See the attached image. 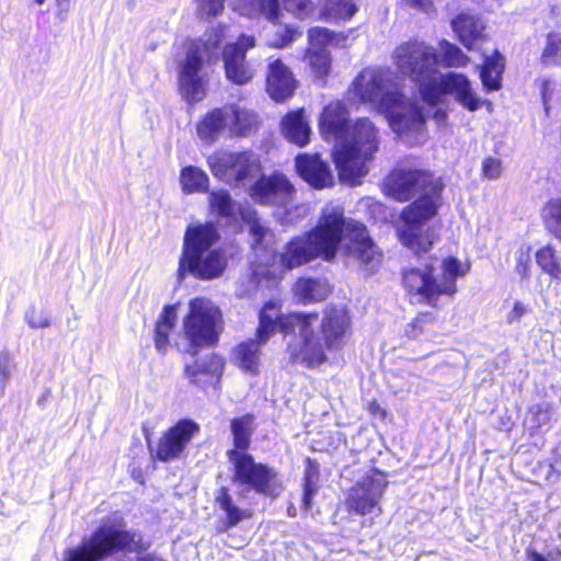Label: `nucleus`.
<instances>
[{"mask_svg":"<svg viewBox=\"0 0 561 561\" xmlns=\"http://www.w3.org/2000/svg\"><path fill=\"white\" fill-rule=\"evenodd\" d=\"M256 339L240 343L234 350L238 366L256 374L260 347L278 330L284 334L287 353L294 363L309 368L328 359V352L342 350L351 336V317L345 307L328 305L321 313L290 312L283 314L277 301L266 302L260 311Z\"/></svg>","mask_w":561,"mask_h":561,"instance_id":"obj_1","label":"nucleus"},{"mask_svg":"<svg viewBox=\"0 0 561 561\" xmlns=\"http://www.w3.org/2000/svg\"><path fill=\"white\" fill-rule=\"evenodd\" d=\"M339 250L355 259L369 273L381 262V253L369 238L366 227L346 218L340 204L328 203L311 230L285 244L279 253V262L283 268L294 270L317 259L331 262Z\"/></svg>","mask_w":561,"mask_h":561,"instance_id":"obj_2","label":"nucleus"},{"mask_svg":"<svg viewBox=\"0 0 561 561\" xmlns=\"http://www.w3.org/2000/svg\"><path fill=\"white\" fill-rule=\"evenodd\" d=\"M393 198L405 202L416 199L401 213L397 233L401 243L414 253L427 252L435 241V233L427 221L439 206L443 184L423 170H396L388 179Z\"/></svg>","mask_w":561,"mask_h":561,"instance_id":"obj_3","label":"nucleus"},{"mask_svg":"<svg viewBox=\"0 0 561 561\" xmlns=\"http://www.w3.org/2000/svg\"><path fill=\"white\" fill-rule=\"evenodd\" d=\"M322 137L334 141L333 158L340 179L352 185L359 183L367 172V162L378 150V131L367 118L348 123V111L340 102L328 104L320 116Z\"/></svg>","mask_w":561,"mask_h":561,"instance_id":"obj_4","label":"nucleus"},{"mask_svg":"<svg viewBox=\"0 0 561 561\" xmlns=\"http://www.w3.org/2000/svg\"><path fill=\"white\" fill-rule=\"evenodd\" d=\"M392 58L397 69L419 85L427 104L435 105L448 94L470 112L481 107L483 101L467 76L454 71L440 73L436 69L435 50L424 42L401 44L394 49Z\"/></svg>","mask_w":561,"mask_h":561,"instance_id":"obj_5","label":"nucleus"},{"mask_svg":"<svg viewBox=\"0 0 561 561\" xmlns=\"http://www.w3.org/2000/svg\"><path fill=\"white\" fill-rule=\"evenodd\" d=\"M352 93L362 103H369L383 113L393 133L405 144L413 146L425 140V115L422 107L399 91L389 73L364 69L354 80Z\"/></svg>","mask_w":561,"mask_h":561,"instance_id":"obj_6","label":"nucleus"},{"mask_svg":"<svg viewBox=\"0 0 561 561\" xmlns=\"http://www.w3.org/2000/svg\"><path fill=\"white\" fill-rule=\"evenodd\" d=\"M220 234L210 222L190 225L183 238L178 276L187 274L203 280L218 278L227 267V256L216 244Z\"/></svg>","mask_w":561,"mask_h":561,"instance_id":"obj_7","label":"nucleus"},{"mask_svg":"<svg viewBox=\"0 0 561 561\" xmlns=\"http://www.w3.org/2000/svg\"><path fill=\"white\" fill-rule=\"evenodd\" d=\"M437 259L420 266L405 268L402 273V284L408 294L417 302L432 304L440 295H454L457 290L456 279L469 272V264L454 256H448L439 263V274L434 275Z\"/></svg>","mask_w":561,"mask_h":561,"instance_id":"obj_8","label":"nucleus"},{"mask_svg":"<svg viewBox=\"0 0 561 561\" xmlns=\"http://www.w3.org/2000/svg\"><path fill=\"white\" fill-rule=\"evenodd\" d=\"M147 549L140 534L125 530L121 514L104 518L100 527L81 546L64 552L62 561H100L113 551L138 552Z\"/></svg>","mask_w":561,"mask_h":561,"instance_id":"obj_9","label":"nucleus"},{"mask_svg":"<svg viewBox=\"0 0 561 561\" xmlns=\"http://www.w3.org/2000/svg\"><path fill=\"white\" fill-rule=\"evenodd\" d=\"M226 26H219L207 34L201 42H190L185 48V57L179 66V85L182 96L190 103L204 99L206 94V80L202 73L205 55L216 53L220 43L226 38Z\"/></svg>","mask_w":561,"mask_h":561,"instance_id":"obj_10","label":"nucleus"},{"mask_svg":"<svg viewBox=\"0 0 561 561\" xmlns=\"http://www.w3.org/2000/svg\"><path fill=\"white\" fill-rule=\"evenodd\" d=\"M207 163L215 178L237 187L245 186L261 171L260 161L251 151H216Z\"/></svg>","mask_w":561,"mask_h":561,"instance_id":"obj_11","label":"nucleus"},{"mask_svg":"<svg viewBox=\"0 0 561 561\" xmlns=\"http://www.w3.org/2000/svg\"><path fill=\"white\" fill-rule=\"evenodd\" d=\"M228 458L233 466V481L259 494L277 496L280 492L277 473L274 469L255 462L248 453L229 450Z\"/></svg>","mask_w":561,"mask_h":561,"instance_id":"obj_12","label":"nucleus"},{"mask_svg":"<svg viewBox=\"0 0 561 561\" xmlns=\"http://www.w3.org/2000/svg\"><path fill=\"white\" fill-rule=\"evenodd\" d=\"M184 319V333L193 346H208L216 342L221 324V313L209 299L197 297L190 301Z\"/></svg>","mask_w":561,"mask_h":561,"instance_id":"obj_13","label":"nucleus"},{"mask_svg":"<svg viewBox=\"0 0 561 561\" xmlns=\"http://www.w3.org/2000/svg\"><path fill=\"white\" fill-rule=\"evenodd\" d=\"M387 486L388 481L383 473L377 470L369 471L347 491V511L362 516L374 513L380 515V501Z\"/></svg>","mask_w":561,"mask_h":561,"instance_id":"obj_14","label":"nucleus"},{"mask_svg":"<svg viewBox=\"0 0 561 561\" xmlns=\"http://www.w3.org/2000/svg\"><path fill=\"white\" fill-rule=\"evenodd\" d=\"M251 198L262 205L287 207L294 199L296 190L282 173L262 175L249 188Z\"/></svg>","mask_w":561,"mask_h":561,"instance_id":"obj_15","label":"nucleus"},{"mask_svg":"<svg viewBox=\"0 0 561 561\" xmlns=\"http://www.w3.org/2000/svg\"><path fill=\"white\" fill-rule=\"evenodd\" d=\"M255 46V38L250 35H240L237 42L225 46L222 57L226 77L231 82L242 85L253 78L255 68L245 59L248 49Z\"/></svg>","mask_w":561,"mask_h":561,"instance_id":"obj_16","label":"nucleus"},{"mask_svg":"<svg viewBox=\"0 0 561 561\" xmlns=\"http://www.w3.org/2000/svg\"><path fill=\"white\" fill-rule=\"evenodd\" d=\"M198 432L199 426L194 421H179L160 438L156 457L161 461L178 459Z\"/></svg>","mask_w":561,"mask_h":561,"instance_id":"obj_17","label":"nucleus"},{"mask_svg":"<svg viewBox=\"0 0 561 561\" xmlns=\"http://www.w3.org/2000/svg\"><path fill=\"white\" fill-rule=\"evenodd\" d=\"M296 169L300 178L316 190L331 187L334 184L329 164L318 153L297 156Z\"/></svg>","mask_w":561,"mask_h":561,"instance_id":"obj_18","label":"nucleus"},{"mask_svg":"<svg viewBox=\"0 0 561 561\" xmlns=\"http://www.w3.org/2000/svg\"><path fill=\"white\" fill-rule=\"evenodd\" d=\"M451 28L458 41L469 50L479 49L489 39L486 25L478 15L460 13L451 20Z\"/></svg>","mask_w":561,"mask_h":561,"instance_id":"obj_19","label":"nucleus"},{"mask_svg":"<svg viewBox=\"0 0 561 561\" xmlns=\"http://www.w3.org/2000/svg\"><path fill=\"white\" fill-rule=\"evenodd\" d=\"M267 92L275 101H284L293 95L296 82L290 70L276 59L268 65Z\"/></svg>","mask_w":561,"mask_h":561,"instance_id":"obj_20","label":"nucleus"},{"mask_svg":"<svg viewBox=\"0 0 561 561\" xmlns=\"http://www.w3.org/2000/svg\"><path fill=\"white\" fill-rule=\"evenodd\" d=\"M295 297L302 304L324 300L331 293V286L325 278L300 277L293 288Z\"/></svg>","mask_w":561,"mask_h":561,"instance_id":"obj_21","label":"nucleus"},{"mask_svg":"<svg viewBox=\"0 0 561 561\" xmlns=\"http://www.w3.org/2000/svg\"><path fill=\"white\" fill-rule=\"evenodd\" d=\"M225 130L229 133L227 106L210 111L197 125V135L206 144H214Z\"/></svg>","mask_w":561,"mask_h":561,"instance_id":"obj_22","label":"nucleus"},{"mask_svg":"<svg viewBox=\"0 0 561 561\" xmlns=\"http://www.w3.org/2000/svg\"><path fill=\"white\" fill-rule=\"evenodd\" d=\"M354 34L353 30L333 32L327 27L314 26L308 31L309 48L317 50H329V47H345L348 38Z\"/></svg>","mask_w":561,"mask_h":561,"instance_id":"obj_23","label":"nucleus"},{"mask_svg":"<svg viewBox=\"0 0 561 561\" xmlns=\"http://www.w3.org/2000/svg\"><path fill=\"white\" fill-rule=\"evenodd\" d=\"M282 131L288 141L299 147L306 146L309 142L311 129L304 116V111L288 113L282 121Z\"/></svg>","mask_w":561,"mask_h":561,"instance_id":"obj_24","label":"nucleus"},{"mask_svg":"<svg viewBox=\"0 0 561 561\" xmlns=\"http://www.w3.org/2000/svg\"><path fill=\"white\" fill-rule=\"evenodd\" d=\"M227 119L229 121V135L231 137L248 136L257 127L256 115L252 111L237 105L227 106Z\"/></svg>","mask_w":561,"mask_h":561,"instance_id":"obj_25","label":"nucleus"},{"mask_svg":"<svg viewBox=\"0 0 561 561\" xmlns=\"http://www.w3.org/2000/svg\"><path fill=\"white\" fill-rule=\"evenodd\" d=\"M221 369L219 359L211 357L208 362H195L192 366H186L185 374L191 382L201 387H206L218 380Z\"/></svg>","mask_w":561,"mask_h":561,"instance_id":"obj_26","label":"nucleus"},{"mask_svg":"<svg viewBox=\"0 0 561 561\" xmlns=\"http://www.w3.org/2000/svg\"><path fill=\"white\" fill-rule=\"evenodd\" d=\"M243 220L249 226V232L252 236V247L255 251H267L275 242L274 233L256 216L255 211H245L242 214Z\"/></svg>","mask_w":561,"mask_h":561,"instance_id":"obj_27","label":"nucleus"},{"mask_svg":"<svg viewBox=\"0 0 561 561\" xmlns=\"http://www.w3.org/2000/svg\"><path fill=\"white\" fill-rule=\"evenodd\" d=\"M504 70V57L494 51L484 58L481 67L480 78L486 91H496L501 88V79Z\"/></svg>","mask_w":561,"mask_h":561,"instance_id":"obj_28","label":"nucleus"},{"mask_svg":"<svg viewBox=\"0 0 561 561\" xmlns=\"http://www.w3.org/2000/svg\"><path fill=\"white\" fill-rule=\"evenodd\" d=\"M178 320V312L175 306H167L163 308L162 313L160 314L156 331H154V345L156 348L164 353L169 345V335L173 330Z\"/></svg>","mask_w":561,"mask_h":561,"instance_id":"obj_29","label":"nucleus"},{"mask_svg":"<svg viewBox=\"0 0 561 561\" xmlns=\"http://www.w3.org/2000/svg\"><path fill=\"white\" fill-rule=\"evenodd\" d=\"M180 184L185 194L205 193L209 188V178L202 169L188 165L181 170Z\"/></svg>","mask_w":561,"mask_h":561,"instance_id":"obj_30","label":"nucleus"},{"mask_svg":"<svg viewBox=\"0 0 561 561\" xmlns=\"http://www.w3.org/2000/svg\"><path fill=\"white\" fill-rule=\"evenodd\" d=\"M432 48L435 50L437 56L436 67L438 65L447 68L465 67L470 60L469 57L463 54V51L458 46L446 39H443L438 43L437 50L434 47Z\"/></svg>","mask_w":561,"mask_h":561,"instance_id":"obj_31","label":"nucleus"},{"mask_svg":"<svg viewBox=\"0 0 561 561\" xmlns=\"http://www.w3.org/2000/svg\"><path fill=\"white\" fill-rule=\"evenodd\" d=\"M216 503L219 508L225 512L227 517V520L224 523V527L220 529L222 531L236 526L241 520L249 517L245 510H241L233 503L232 496L229 494L227 488H221L218 491Z\"/></svg>","mask_w":561,"mask_h":561,"instance_id":"obj_32","label":"nucleus"},{"mask_svg":"<svg viewBox=\"0 0 561 561\" xmlns=\"http://www.w3.org/2000/svg\"><path fill=\"white\" fill-rule=\"evenodd\" d=\"M324 16L334 22L351 19L356 12L357 7L354 0H320Z\"/></svg>","mask_w":561,"mask_h":561,"instance_id":"obj_33","label":"nucleus"},{"mask_svg":"<svg viewBox=\"0 0 561 561\" xmlns=\"http://www.w3.org/2000/svg\"><path fill=\"white\" fill-rule=\"evenodd\" d=\"M252 431L253 419L250 415H244L231 421V432L234 444L233 450L247 453V449L250 446Z\"/></svg>","mask_w":561,"mask_h":561,"instance_id":"obj_34","label":"nucleus"},{"mask_svg":"<svg viewBox=\"0 0 561 561\" xmlns=\"http://www.w3.org/2000/svg\"><path fill=\"white\" fill-rule=\"evenodd\" d=\"M536 262L545 273L561 282V265L551 245H546L536 252Z\"/></svg>","mask_w":561,"mask_h":561,"instance_id":"obj_35","label":"nucleus"},{"mask_svg":"<svg viewBox=\"0 0 561 561\" xmlns=\"http://www.w3.org/2000/svg\"><path fill=\"white\" fill-rule=\"evenodd\" d=\"M249 15L263 16L276 25L282 16L279 0H252Z\"/></svg>","mask_w":561,"mask_h":561,"instance_id":"obj_36","label":"nucleus"},{"mask_svg":"<svg viewBox=\"0 0 561 561\" xmlns=\"http://www.w3.org/2000/svg\"><path fill=\"white\" fill-rule=\"evenodd\" d=\"M542 218L546 228L561 240V198L547 203L542 209Z\"/></svg>","mask_w":561,"mask_h":561,"instance_id":"obj_37","label":"nucleus"},{"mask_svg":"<svg viewBox=\"0 0 561 561\" xmlns=\"http://www.w3.org/2000/svg\"><path fill=\"white\" fill-rule=\"evenodd\" d=\"M208 199L211 211L218 216L230 217L236 211V205L225 190L210 192Z\"/></svg>","mask_w":561,"mask_h":561,"instance_id":"obj_38","label":"nucleus"},{"mask_svg":"<svg viewBox=\"0 0 561 561\" xmlns=\"http://www.w3.org/2000/svg\"><path fill=\"white\" fill-rule=\"evenodd\" d=\"M551 407L548 403L537 404L529 409L525 424L529 431L535 432L550 423Z\"/></svg>","mask_w":561,"mask_h":561,"instance_id":"obj_39","label":"nucleus"},{"mask_svg":"<svg viewBox=\"0 0 561 561\" xmlns=\"http://www.w3.org/2000/svg\"><path fill=\"white\" fill-rule=\"evenodd\" d=\"M306 58L317 76L322 77L328 73L331 65L329 50H313L308 47Z\"/></svg>","mask_w":561,"mask_h":561,"instance_id":"obj_40","label":"nucleus"},{"mask_svg":"<svg viewBox=\"0 0 561 561\" xmlns=\"http://www.w3.org/2000/svg\"><path fill=\"white\" fill-rule=\"evenodd\" d=\"M317 482H318V469L308 459V467L305 472L304 499H302V506L305 510H309L311 507L312 497L317 492Z\"/></svg>","mask_w":561,"mask_h":561,"instance_id":"obj_41","label":"nucleus"},{"mask_svg":"<svg viewBox=\"0 0 561 561\" xmlns=\"http://www.w3.org/2000/svg\"><path fill=\"white\" fill-rule=\"evenodd\" d=\"M16 371V362L13 353L8 350L0 351V389L4 390Z\"/></svg>","mask_w":561,"mask_h":561,"instance_id":"obj_42","label":"nucleus"},{"mask_svg":"<svg viewBox=\"0 0 561 561\" xmlns=\"http://www.w3.org/2000/svg\"><path fill=\"white\" fill-rule=\"evenodd\" d=\"M545 65H561V37L551 34L547 38V45L541 56Z\"/></svg>","mask_w":561,"mask_h":561,"instance_id":"obj_43","label":"nucleus"},{"mask_svg":"<svg viewBox=\"0 0 561 561\" xmlns=\"http://www.w3.org/2000/svg\"><path fill=\"white\" fill-rule=\"evenodd\" d=\"M283 7L298 19H304L313 11L311 0H283Z\"/></svg>","mask_w":561,"mask_h":561,"instance_id":"obj_44","label":"nucleus"},{"mask_svg":"<svg viewBox=\"0 0 561 561\" xmlns=\"http://www.w3.org/2000/svg\"><path fill=\"white\" fill-rule=\"evenodd\" d=\"M197 12L202 18L218 15L224 9L225 0H196Z\"/></svg>","mask_w":561,"mask_h":561,"instance_id":"obj_45","label":"nucleus"},{"mask_svg":"<svg viewBox=\"0 0 561 561\" xmlns=\"http://www.w3.org/2000/svg\"><path fill=\"white\" fill-rule=\"evenodd\" d=\"M530 265V247H522L516 254L515 271L520 277H527Z\"/></svg>","mask_w":561,"mask_h":561,"instance_id":"obj_46","label":"nucleus"},{"mask_svg":"<svg viewBox=\"0 0 561 561\" xmlns=\"http://www.w3.org/2000/svg\"><path fill=\"white\" fill-rule=\"evenodd\" d=\"M278 37L270 41V46L275 48H282L295 39L298 32L289 26L278 25Z\"/></svg>","mask_w":561,"mask_h":561,"instance_id":"obj_47","label":"nucleus"},{"mask_svg":"<svg viewBox=\"0 0 561 561\" xmlns=\"http://www.w3.org/2000/svg\"><path fill=\"white\" fill-rule=\"evenodd\" d=\"M502 173V162L494 157H488L482 162V174L489 180L497 179Z\"/></svg>","mask_w":561,"mask_h":561,"instance_id":"obj_48","label":"nucleus"},{"mask_svg":"<svg viewBox=\"0 0 561 561\" xmlns=\"http://www.w3.org/2000/svg\"><path fill=\"white\" fill-rule=\"evenodd\" d=\"M26 322L32 328H47L50 324L48 317L43 312L31 311L26 313Z\"/></svg>","mask_w":561,"mask_h":561,"instance_id":"obj_49","label":"nucleus"},{"mask_svg":"<svg viewBox=\"0 0 561 561\" xmlns=\"http://www.w3.org/2000/svg\"><path fill=\"white\" fill-rule=\"evenodd\" d=\"M528 311H529V309L525 304H523L520 301H515L513 305V308L506 316V321L512 324V323L518 321Z\"/></svg>","mask_w":561,"mask_h":561,"instance_id":"obj_50","label":"nucleus"},{"mask_svg":"<svg viewBox=\"0 0 561 561\" xmlns=\"http://www.w3.org/2000/svg\"><path fill=\"white\" fill-rule=\"evenodd\" d=\"M403 3L412 9H416L423 12H431L433 10V3L431 0H402Z\"/></svg>","mask_w":561,"mask_h":561,"instance_id":"obj_51","label":"nucleus"},{"mask_svg":"<svg viewBox=\"0 0 561 561\" xmlns=\"http://www.w3.org/2000/svg\"><path fill=\"white\" fill-rule=\"evenodd\" d=\"M308 210L309 208L307 204H299L296 205L293 209H287V216H291V211L296 213L295 217L288 218L287 221L293 224L295 220L304 218L307 215Z\"/></svg>","mask_w":561,"mask_h":561,"instance_id":"obj_52","label":"nucleus"},{"mask_svg":"<svg viewBox=\"0 0 561 561\" xmlns=\"http://www.w3.org/2000/svg\"><path fill=\"white\" fill-rule=\"evenodd\" d=\"M427 320H428L427 316L417 317L415 319V321L411 324V331H409V335L414 339L417 337L419 336L417 330L422 331L423 324H425L427 322Z\"/></svg>","mask_w":561,"mask_h":561,"instance_id":"obj_53","label":"nucleus"},{"mask_svg":"<svg viewBox=\"0 0 561 561\" xmlns=\"http://www.w3.org/2000/svg\"><path fill=\"white\" fill-rule=\"evenodd\" d=\"M253 276L257 279L259 283L262 282V277L265 278H275L276 277V271L273 270H265L261 266H255L253 270Z\"/></svg>","mask_w":561,"mask_h":561,"instance_id":"obj_54","label":"nucleus"},{"mask_svg":"<svg viewBox=\"0 0 561 561\" xmlns=\"http://www.w3.org/2000/svg\"><path fill=\"white\" fill-rule=\"evenodd\" d=\"M58 7L56 16L60 22H64L67 19V14L69 11V0H55Z\"/></svg>","mask_w":561,"mask_h":561,"instance_id":"obj_55","label":"nucleus"},{"mask_svg":"<svg viewBox=\"0 0 561 561\" xmlns=\"http://www.w3.org/2000/svg\"><path fill=\"white\" fill-rule=\"evenodd\" d=\"M526 557L528 561H548L546 557L538 553L534 548L528 547L526 549Z\"/></svg>","mask_w":561,"mask_h":561,"instance_id":"obj_56","label":"nucleus"},{"mask_svg":"<svg viewBox=\"0 0 561 561\" xmlns=\"http://www.w3.org/2000/svg\"><path fill=\"white\" fill-rule=\"evenodd\" d=\"M551 84H552V82H550V81H545V82L542 83V89H541L542 100H543V103H545V105H546V108H547V110H548V105H547V104H548V101H549V99H550V93H549V91H550V85H551Z\"/></svg>","mask_w":561,"mask_h":561,"instance_id":"obj_57","label":"nucleus"},{"mask_svg":"<svg viewBox=\"0 0 561 561\" xmlns=\"http://www.w3.org/2000/svg\"><path fill=\"white\" fill-rule=\"evenodd\" d=\"M551 469L561 474V458L554 459V461L551 463Z\"/></svg>","mask_w":561,"mask_h":561,"instance_id":"obj_58","label":"nucleus"},{"mask_svg":"<svg viewBox=\"0 0 561 561\" xmlns=\"http://www.w3.org/2000/svg\"><path fill=\"white\" fill-rule=\"evenodd\" d=\"M560 556H561L560 550H556V551H550L546 558L548 561H557Z\"/></svg>","mask_w":561,"mask_h":561,"instance_id":"obj_59","label":"nucleus"},{"mask_svg":"<svg viewBox=\"0 0 561 561\" xmlns=\"http://www.w3.org/2000/svg\"><path fill=\"white\" fill-rule=\"evenodd\" d=\"M138 561H163L161 558L147 556L144 558H140Z\"/></svg>","mask_w":561,"mask_h":561,"instance_id":"obj_60","label":"nucleus"},{"mask_svg":"<svg viewBox=\"0 0 561 561\" xmlns=\"http://www.w3.org/2000/svg\"><path fill=\"white\" fill-rule=\"evenodd\" d=\"M46 0H34V2L38 5H43Z\"/></svg>","mask_w":561,"mask_h":561,"instance_id":"obj_61","label":"nucleus"}]
</instances>
